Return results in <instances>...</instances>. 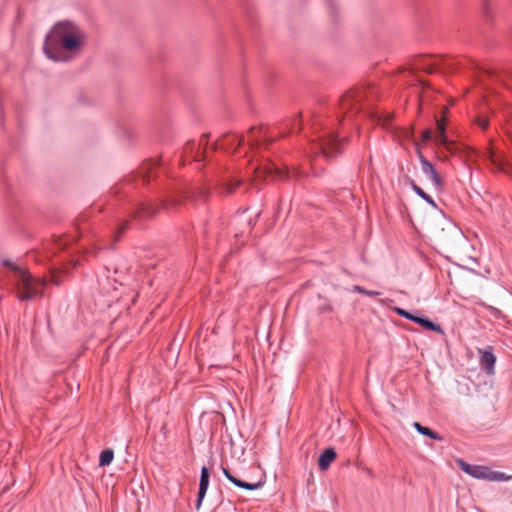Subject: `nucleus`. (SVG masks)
Segmentation results:
<instances>
[{
    "instance_id": "1",
    "label": "nucleus",
    "mask_w": 512,
    "mask_h": 512,
    "mask_svg": "<svg viewBox=\"0 0 512 512\" xmlns=\"http://www.w3.org/2000/svg\"><path fill=\"white\" fill-rule=\"evenodd\" d=\"M85 39V33L75 23L60 21L47 33L43 51L55 62H67L70 57L66 52H77Z\"/></svg>"
},
{
    "instance_id": "2",
    "label": "nucleus",
    "mask_w": 512,
    "mask_h": 512,
    "mask_svg": "<svg viewBox=\"0 0 512 512\" xmlns=\"http://www.w3.org/2000/svg\"><path fill=\"white\" fill-rule=\"evenodd\" d=\"M3 264L10 267L14 273V280L18 289L17 298L20 301L32 300L39 295H43L44 280L34 278L26 270L11 261H4Z\"/></svg>"
},
{
    "instance_id": "3",
    "label": "nucleus",
    "mask_w": 512,
    "mask_h": 512,
    "mask_svg": "<svg viewBox=\"0 0 512 512\" xmlns=\"http://www.w3.org/2000/svg\"><path fill=\"white\" fill-rule=\"evenodd\" d=\"M369 93H371L370 90ZM365 98H368V90L365 88H356L343 95L340 105L341 109L345 111L344 120L350 119L353 112L362 109V102Z\"/></svg>"
},
{
    "instance_id": "4",
    "label": "nucleus",
    "mask_w": 512,
    "mask_h": 512,
    "mask_svg": "<svg viewBox=\"0 0 512 512\" xmlns=\"http://www.w3.org/2000/svg\"><path fill=\"white\" fill-rule=\"evenodd\" d=\"M342 141L337 133L328 132L320 138L319 150L327 158H332L342 151Z\"/></svg>"
},
{
    "instance_id": "5",
    "label": "nucleus",
    "mask_w": 512,
    "mask_h": 512,
    "mask_svg": "<svg viewBox=\"0 0 512 512\" xmlns=\"http://www.w3.org/2000/svg\"><path fill=\"white\" fill-rule=\"evenodd\" d=\"M419 161L423 174L432 182L436 190L441 191L443 189V179L437 172L435 166L421 153L419 154Z\"/></svg>"
},
{
    "instance_id": "6",
    "label": "nucleus",
    "mask_w": 512,
    "mask_h": 512,
    "mask_svg": "<svg viewBox=\"0 0 512 512\" xmlns=\"http://www.w3.org/2000/svg\"><path fill=\"white\" fill-rule=\"evenodd\" d=\"M460 469L475 479L489 480L490 468L482 465L469 464L462 459L458 460Z\"/></svg>"
},
{
    "instance_id": "7",
    "label": "nucleus",
    "mask_w": 512,
    "mask_h": 512,
    "mask_svg": "<svg viewBox=\"0 0 512 512\" xmlns=\"http://www.w3.org/2000/svg\"><path fill=\"white\" fill-rule=\"evenodd\" d=\"M479 363L480 367L489 375L495 372L496 356L493 352L492 346H487L485 349H479Z\"/></svg>"
},
{
    "instance_id": "8",
    "label": "nucleus",
    "mask_w": 512,
    "mask_h": 512,
    "mask_svg": "<svg viewBox=\"0 0 512 512\" xmlns=\"http://www.w3.org/2000/svg\"><path fill=\"white\" fill-rule=\"evenodd\" d=\"M209 478H210L209 469L206 466H203L201 468V472H200L199 490H198V495H197L196 504H195L197 511L200 509V507L203 503V500L206 496V493H207V490L209 487Z\"/></svg>"
},
{
    "instance_id": "9",
    "label": "nucleus",
    "mask_w": 512,
    "mask_h": 512,
    "mask_svg": "<svg viewBox=\"0 0 512 512\" xmlns=\"http://www.w3.org/2000/svg\"><path fill=\"white\" fill-rule=\"evenodd\" d=\"M222 472H223L224 476L226 477V479L238 488L253 491V490H257L258 488H260L262 486V482L249 483V482H245L243 480L236 478L234 475L231 474L229 469H227L225 467H222Z\"/></svg>"
},
{
    "instance_id": "10",
    "label": "nucleus",
    "mask_w": 512,
    "mask_h": 512,
    "mask_svg": "<svg viewBox=\"0 0 512 512\" xmlns=\"http://www.w3.org/2000/svg\"><path fill=\"white\" fill-rule=\"evenodd\" d=\"M412 322L417 323L418 325H420L421 327H423L424 329H426L428 331H434L436 333L444 334L442 327L439 324L432 322L427 317L418 316L415 314L412 319Z\"/></svg>"
},
{
    "instance_id": "11",
    "label": "nucleus",
    "mask_w": 512,
    "mask_h": 512,
    "mask_svg": "<svg viewBox=\"0 0 512 512\" xmlns=\"http://www.w3.org/2000/svg\"><path fill=\"white\" fill-rule=\"evenodd\" d=\"M337 454L333 448H326L318 459V466L321 470H326L330 464L335 460Z\"/></svg>"
},
{
    "instance_id": "12",
    "label": "nucleus",
    "mask_w": 512,
    "mask_h": 512,
    "mask_svg": "<svg viewBox=\"0 0 512 512\" xmlns=\"http://www.w3.org/2000/svg\"><path fill=\"white\" fill-rule=\"evenodd\" d=\"M436 132L435 140L442 145H449L450 142L446 136V125L443 119H437L436 121Z\"/></svg>"
},
{
    "instance_id": "13",
    "label": "nucleus",
    "mask_w": 512,
    "mask_h": 512,
    "mask_svg": "<svg viewBox=\"0 0 512 512\" xmlns=\"http://www.w3.org/2000/svg\"><path fill=\"white\" fill-rule=\"evenodd\" d=\"M413 427L419 434H421L423 436H427V437H429L433 440H437V441L442 440L441 435H439L437 432L431 430L430 428L421 425L419 422H414Z\"/></svg>"
},
{
    "instance_id": "14",
    "label": "nucleus",
    "mask_w": 512,
    "mask_h": 512,
    "mask_svg": "<svg viewBox=\"0 0 512 512\" xmlns=\"http://www.w3.org/2000/svg\"><path fill=\"white\" fill-rule=\"evenodd\" d=\"M412 190L418 195L421 199H423L426 203H428L434 209H438L437 204L432 199L430 195H428L421 187H419L416 183H411Z\"/></svg>"
},
{
    "instance_id": "15",
    "label": "nucleus",
    "mask_w": 512,
    "mask_h": 512,
    "mask_svg": "<svg viewBox=\"0 0 512 512\" xmlns=\"http://www.w3.org/2000/svg\"><path fill=\"white\" fill-rule=\"evenodd\" d=\"M114 458V452L112 449H105L101 452L99 457V466H108Z\"/></svg>"
},
{
    "instance_id": "16",
    "label": "nucleus",
    "mask_w": 512,
    "mask_h": 512,
    "mask_svg": "<svg viewBox=\"0 0 512 512\" xmlns=\"http://www.w3.org/2000/svg\"><path fill=\"white\" fill-rule=\"evenodd\" d=\"M512 479V475H507L503 472H499V471H493L490 469V474H489V480L488 481H497V482H501V481H508Z\"/></svg>"
},
{
    "instance_id": "17",
    "label": "nucleus",
    "mask_w": 512,
    "mask_h": 512,
    "mask_svg": "<svg viewBox=\"0 0 512 512\" xmlns=\"http://www.w3.org/2000/svg\"><path fill=\"white\" fill-rule=\"evenodd\" d=\"M241 185V181L240 180H235V181H232V182H229V183H226L222 188H221V193L222 194H226V195H230L232 194L235 189L237 187H239Z\"/></svg>"
},
{
    "instance_id": "18",
    "label": "nucleus",
    "mask_w": 512,
    "mask_h": 512,
    "mask_svg": "<svg viewBox=\"0 0 512 512\" xmlns=\"http://www.w3.org/2000/svg\"><path fill=\"white\" fill-rule=\"evenodd\" d=\"M352 290H353V292H357V293H360V294H363V295H366L369 297H375V296L381 295V292H379V291L367 290L360 285H354Z\"/></svg>"
},
{
    "instance_id": "19",
    "label": "nucleus",
    "mask_w": 512,
    "mask_h": 512,
    "mask_svg": "<svg viewBox=\"0 0 512 512\" xmlns=\"http://www.w3.org/2000/svg\"><path fill=\"white\" fill-rule=\"evenodd\" d=\"M139 213H141L143 217H152L154 215L152 208L146 205H142Z\"/></svg>"
},
{
    "instance_id": "20",
    "label": "nucleus",
    "mask_w": 512,
    "mask_h": 512,
    "mask_svg": "<svg viewBox=\"0 0 512 512\" xmlns=\"http://www.w3.org/2000/svg\"><path fill=\"white\" fill-rule=\"evenodd\" d=\"M301 129V122L298 117L291 120V132L299 131Z\"/></svg>"
},
{
    "instance_id": "21",
    "label": "nucleus",
    "mask_w": 512,
    "mask_h": 512,
    "mask_svg": "<svg viewBox=\"0 0 512 512\" xmlns=\"http://www.w3.org/2000/svg\"><path fill=\"white\" fill-rule=\"evenodd\" d=\"M267 173L270 174V175L276 174L279 177L282 176V171L278 167H276L275 165L268 166L267 167Z\"/></svg>"
},
{
    "instance_id": "22",
    "label": "nucleus",
    "mask_w": 512,
    "mask_h": 512,
    "mask_svg": "<svg viewBox=\"0 0 512 512\" xmlns=\"http://www.w3.org/2000/svg\"><path fill=\"white\" fill-rule=\"evenodd\" d=\"M487 310L490 312V314L492 316H494L495 318H500L501 315H502V312L496 308V307H493V306H487Z\"/></svg>"
},
{
    "instance_id": "23",
    "label": "nucleus",
    "mask_w": 512,
    "mask_h": 512,
    "mask_svg": "<svg viewBox=\"0 0 512 512\" xmlns=\"http://www.w3.org/2000/svg\"><path fill=\"white\" fill-rule=\"evenodd\" d=\"M431 136H432V132L429 129L424 130L422 133V139L425 141L429 140L431 138Z\"/></svg>"
},
{
    "instance_id": "24",
    "label": "nucleus",
    "mask_w": 512,
    "mask_h": 512,
    "mask_svg": "<svg viewBox=\"0 0 512 512\" xmlns=\"http://www.w3.org/2000/svg\"><path fill=\"white\" fill-rule=\"evenodd\" d=\"M57 244L61 248H65L68 245V239L67 238H59L58 241H57Z\"/></svg>"
},
{
    "instance_id": "25",
    "label": "nucleus",
    "mask_w": 512,
    "mask_h": 512,
    "mask_svg": "<svg viewBox=\"0 0 512 512\" xmlns=\"http://www.w3.org/2000/svg\"><path fill=\"white\" fill-rule=\"evenodd\" d=\"M393 310L400 317H403L405 312L407 311V310H405L403 308H400V307H395Z\"/></svg>"
},
{
    "instance_id": "26",
    "label": "nucleus",
    "mask_w": 512,
    "mask_h": 512,
    "mask_svg": "<svg viewBox=\"0 0 512 512\" xmlns=\"http://www.w3.org/2000/svg\"><path fill=\"white\" fill-rule=\"evenodd\" d=\"M256 131H257L260 135H263V137H265V135H264V131H263V129H262V128H259V129L252 128V129L250 130V132H249V136H250L251 134H254Z\"/></svg>"
},
{
    "instance_id": "27",
    "label": "nucleus",
    "mask_w": 512,
    "mask_h": 512,
    "mask_svg": "<svg viewBox=\"0 0 512 512\" xmlns=\"http://www.w3.org/2000/svg\"><path fill=\"white\" fill-rule=\"evenodd\" d=\"M415 314L409 312V311H406L403 318L407 319V320H410L412 321L413 317H414Z\"/></svg>"
},
{
    "instance_id": "28",
    "label": "nucleus",
    "mask_w": 512,
    "mask_h": 512,
    "mask_svg": "<svg viewBox=\"0 0 512 512\" xmlns=\"http://www.w3.org/2000/svg\"><path fill=\"white\" fill-rule=\"evenodd\" d=\"M479 125L485 129L488 127V121L486 119L479 120Z\"/></svg>"
},
{
    "instance_id": "29",
    "label": "nucleus",
    "mask_w": 512,
    "mask_h": 512,
    "mask_svg": "<svg viewBox=\"0 0 512 512\" xmlns=\"http://www.w3.org/2000/svg\"><path fill=\"white\" fill-rule=\"evenodd\" d=\"M235 141L237 142V147L242 145L244 143V138L241 137V138H235Z\"/></svg>"
},
{
    "instance_id": "30",
    "label": "nucleus",
    "mask_w": 512,
    "mask_h": 512,
    "mask_svg": "<svg viewBox=\"0 0 512 512\" xmlns=\"http://www.w3.org/2000/svg\"><path fill=\"white\" fill-rule=\"evenodd\" d=\"M126 229V224H123V226L121 227V230L119 231V234L117 236V239L120 237V234Z\"/></svg>"
},
{
    "instance_id": "31",
    "label": "nucleus",
    "mask_w": 512,
    "mask_h": 512,
    "mask_svg": "<svg viewBox=\"0 0 512 512\" xmlns=\"http://www.w3.org/2000/svg\"><path fill=\"white\" fill-rule=\"evenodd\" d=\"M201 197H206V193L205 192H201Z\"/></svg>"
},
{
    "instance_id": "32",
    "label": "nucleus",
    "mask_w": 512,
    "mask_h": 512,
    "mask_svg": "<svg viewBox=\"0 0 512 512\" xmlns=\"http://www.w3.org/2000/svg\"><path fill=\"white\" fill-rule=\"evenodd\" d=\"M2 300V296H0V301Z\"/></svg>"
}]
</instances>
